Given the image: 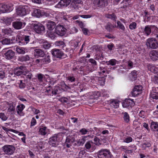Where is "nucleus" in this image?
<instances>
[{"label": "nucleus", "instance_id": "nucleus-1", "mask_svg": "<svg viewBox=\"0 0 158 158\" xmlns=\"http://www.w3.org/2000/svg\"><path fill=\"white\" fill-rule=\"evenodd\" d=\"M98 158H112L113 155L110 150L107 149H102L98 152Z\"/></svg>", "mask_w": 158, "mask_h": 158}, {"label": "nucleus", "instance_id": "nucleus-2", "mask_svg": "<svg viewBox=\"0 0 158 158\" xmlns=\"http://www.w3.org/2000/svg\"><path fill=\"white\" fill-rule=\"evenodd\" d=\"M146 45L148 48L156 49L158 48V42L155 38H149L146 42Z\"/></svg>", "mask_w": 158, "mask_h": 158}, {"label": "nucleus", "instance_id": "nucleus-3", "mask_svg": "<svg viewBox=\"0 0 158 158\" xmlns=\"http://www.w3.org/2000/svg\"><path fill=\"white\" fill-rule=\"evenodd\" d=\"M2 148L4 153L8 155L13 154L15 150V147L11 145H6L4 146Z\"/></svg>", "mask_w": 158, "mask_h": 158}, {"label": "nucleus", "instance_id": "nucleus-4", "mask_svg": "<svg viewBox=\"0 0 158 158\" xmlns=\"http://www.w3.org/2000/svg\"><path fill=\"white\" fill-rule=\"evenodd\" d=\"M12 6L9 5L0 4V12L5 13L10 12L13 10Z\"/></svg>", "mask_w": 158, "mask_h": 158}, {"label": "nucleus", "instance_id": "nucleus-5", "mask_svg": "<svg viewBox=\"0 0 158 158\" xmlns=\"http://www.w3.org/2000/svg\"><path fill=\"white\" fill-rule=\"evenodd\" d=\"M27 6H21L17 9V14L19 16H24L27 14Z\"/></svg>", "mask_w": 158, "mask_h": 158}, {"label": "nucleus", "instance_id": "nucleus-6", "mask_svg": "<svg viewBox=\"0 0 158 158\" xmlns=\"http://www.w3.org/2000/svg\"><path fill=\"white\" fill-rule=\"evenodd\" d=\"M28 29L31 30H45V28L44 26L40 23H32L29 25L28 26Z\"/></svg>", "mask_w": 158, "mask_h": 158}, {"label": "nucleus", "instance_id": "nucleus-7", "mask_svg": "<svg viewBox=\"0 0 158 158\" xmlns=\"http://www.w3.org/2000/svg\"><path fill=\"white\" fill-rule=\"evenodd\" d=\"M58 142L57 135L55 134L49 139L48 143L52 146L56 147L57 145Z\"/></svg>", "mask_w": 158, "mask_h": 158}, {"label": "nucleus", "instance_id": "nucleus-8", "mask_svg": "<svg viewBox=\"0 0 158 158\" xmlns=\"http://www.w3.org/2000/svg\"><path fill=\"white\" fill-rule=\"evenodd\" d=\"M71 2V0H60V2L55 6V7L60 8L62 6H67Z\"/></svg>", "mask_w": 158, "mask_h": 158}, {"label": "nucleus", "instance_id": "nucleus-9", "mask_svg": "<svg viewBox=\"0 0 158 158\" xmlns=\"http://www.w3.org/2000/svg\"><path fill=\"white\" fill-rule=\"evenodd\" d=\"M135 105L133 100L130 99H126L122 103V106L123 107L127 108L130 106L132 107Z\"/></svg>", "mask_w": 158, "mask_h": 158}, {"label": "nucleus", "instance_id": "nucleus-10", "mask_svg": "<svg viewBox=\"0 0 158 158\" xmlns=\"http://www.w3.org/2000/svg\"><path fill=\"white\" fill-rule=\"evenodd\" d=\"M75 139L74 135H69L66 138L65 144L67 148H69L71 146V144L75 142Z\"/></svg>", "mask_w": 158, "mask_h": 158}, {"label": "nucleus", "instance_id": "nucleus-11", "mask_svg": "<svg viewBox=\"0 0 158 158\" xmlns=\"http://www.w3.org/2000/svg\"><path fill=\"white\" fill-rule=\"evenodd\" d=\"M52 55L57 58H61L63 55L64 53L60 49H54L51 50Z\"/></svg>", "mask_w": 158, "mask_h": 158}, {"label": "nucleus", "instance_id": "nucleus-12", "mask_svg": "<svg viewBox=\"0 0 158 158\" xmlns=\"http://www.w3.org/2000/svg\"><path fill=\"white\" fill-rule=\"evenodd\" d=\"M25 23H22L20 21H15L12 23V26L15 29H22L25 25Z\"/></svg>", "mask_w": 158, "mask_h": 158}, {"label": "nucleus", "instance_id": "nucleus-13", "mask_svg": "<svg viewBox=\"0 0 158 158\" xmlns=\"http://www.w3.org/2000/svg\"><path fill=\"white\" fill-rule=\"evenodd\" d=\"M25 68V67L23 66H21L19 67L15 68L14 70L15 74L18 76H20L22 74L23 75Z\"/></svg>", "mask_w": 158, "mask_h": 158}, {"label": "nucleus", "instance_id": "nucleus-14", "mask_svg": "<svg viewBox=\"0 0 158 158\" xmlns=\"http://www.w3.org/2000/svg\"><path fill=\"white\" fill-rule=\"evenodd\" d=\"M4 54L6 59L10 60L14 58L15 52L11 50H9L5 51Z\"/></svg>", "mask_w": 158, "mask_h": 158}, {"label": "nucleus", "instance_id": "nucleus-15", "mask_svg": "<svg viewBox=\"0 0 158 158\" xmlns=\"http://www.w3.org/2000/svg\"><path fill=\"white\" fill-rule=\"evenodd\" d=\"M149 56L152 60L156 61L158 60V51L156 50L151 51L149 52Z\"/></svg>", "mask_w": 158, "mask_h": 158}, {"label": "nucleus", "instance_id": "nucleus-16", "mask_svg": "<svg viewBox=\"0 0 158 158\" xmlns=\"http://www.w3.org/2000/svg\"><path fill=\"white\" fill-rule=\"evenodd\" d=\"M108 4V0H98L96 5L100 8H103Z\"/></svg>", "mask_w": 158, "mask_h": 158}, {"label": "nucleus", "instance_id": "nucleus-17", "mask_svg": "<svg viewBox=\"0 0 158 158\" xmlns=\"http://www.w3.org/2000/svg\"><path fill=\"white\" fill-rule=\"evenodd\" d=\"M16 51L19 54H24L27 52V49L23 47H19L16 48Z\"/></svg>", "mask_w": 158, "mask_h": 158}, {"label": "nucleus", "instance_id": "nucleus-18", "mask_svg": "<svg viewBox=\"0 0 158 158\" xmlns=\"http://www.w3.org/2000/svg\"><path fill=\"white\" fill-rule=\"evenodd\" d=\"M35 55L40 57H43L45 55L44 52L40 49H36L35 51Z\"/></svg>", "mask_w": 158, "mask_h": 158}, {"label": "nucleus", "instance_id": "nucleus-19", "mask_svg": "<svg viewBox=\"0 0 158 158\" xmlns=\"http://www.w3.org/2000/svg\"><path fill=\"white\" fill-rule=\"evenodd\" d=\"M46 26L48 30H53L56 27V24L53 22L49 21L47 24Z\"/></svg>", "mask_w": 158, "mask_h": 158}, {"label": "nucleus", "instance_id": "nucleus-20", "mask_svg": "<svg viewBox=\"0 0 158 158\" xmlns=\"http://www.w3.org/2000/svg\"><path fill=\"white\" fill-rule=\"evenodd\" d=\"M33 15L35 17L40 18L42 15V13L39 9H35L33 12Z\"/></svg>", "mask_w": 158, "mask_h": 158}, {"label": "nucleus", "instance_id": "nucleus-21", "mask_svg": "<svg viewBox=\"0 0 158 158\" xmlns=\"http://www.w3.org/2000/svg\"><path fill=\"white\" fill-rule=\"evenodd\" d=\"M154 88H152V90L150 94V97L153 99H158V92L154 91Z\"/></svg>", "mask_w": 158, "mask_h": 158}, {"label": "nucleus", "instance_id": "nucleus-22", "mask_svg": "<svg viewBox=\"0 0 158 158\" xmlns=\"http://www.w3.org/2000/svg\"><path fill=\"white\" fill-rule=\"evenodd\" d=\"M119 102L117 100H112L110 103V106L113 108H117L119 106Z\"/></svg>", "mask_w": 158, "mask_h": 158}, {"label": "nucleus", "instance_id": "nucleus-23", "mask_svg": "<svg viewBox=\"0 0 158 158\" xmlns=\"http://www.w3.org/2000/svg\"><path fill=\"white\" fill-rule=\"evenodd\" d=\"M151 129L154 131H157L158 130V124L157 122H153L151 126Z\"/></svg>", "mask_w": 158, "mask_h": 158}, {"label": "nucleus", "instance_id": "nucleus-24", "mask_svg": "<svg viewBox=\"0 0 158 158\" xmlns=\"http://www.w3.org/2000/svg\"><path fill=\"white\" fill-rule=\"evenodd\" d=\"M18 60L21 62L26 61L30 60V57L28 55L23 56L19 57Z\"/></svg>", "mask_w": 158, "mask_h": 158}, {"label": "nucleus", "instance_id": "nucleus-25", "mask_svg": "<svg viewBox=\"0 0 158 158\" xmlns=\"http://www.w3.org/2000/svg\"><path fill=\"white\" fill-rule=\"evenodd\" d=\"M55 44L56 46H59L62 49L64 48L65 46L64 42L62 41H57Z\"/></svg>", "mask_w": 158, "mask_h": 158}, {"label": "nucleus", "instance_id": "nucleus-26", "mask_svg": "<svg viewBox=\"0 0 158 158\" xmlns=\"http://www.w3.org/2000/svg\"><path fill=\"white\" fill-rule=\"evenodd\" d=\"M123 114L124 121L127 123H128L130 121V117L129 114L127 112L123 113Z\"/></svg>", "mask_w": 158, "mask_h": 158}, {"label": "nucleus", "instance_id": "nucleus-27", "mask_svg": "<svg viewBox=\"0 0 158 158\" xmlns=\"http://www.w3.org/2000/svg\"><path fill=\"white\" fill-rule=\"evenodd\" d=\"M47 127H42L40 128L39 130V134L42 135H45L47 134Z\"/></svg>", "mask_w": 158, "mask_h": 158}, {"label": "nucleus", "instance_id": "nucleus-28", "mask_svg": "<svg viewBox=\"0 0 158 158\" xmlns=\"http://www.w3.org/2000/svg\"><path fill=\"white\" fill-rule=\"evenodd\" d=\"M105 16L106 18L109 19H111L114 20H116L117 19V17L114 14H106L105 15Z\"/></svg>", "mask_w": 158, "mask_h": 158}, {"label": "nucleus", "instance_id": "nucleus-29", "mask_svg": "<svg viewBox=\"0 0 158 158\" xmlns=\"http://www.w3.org/2000/svg\"><path fill=\"white\" fill-rule=\"evenodd\" d=\"M47 33L48 36L52 39H54L56 37V32H54L52 30H48Z\"/></svg>", "mask_w": 158, "mask_h": 158}, {"label": "nucleus", "instance_id": "nucleus-30", "mask_svg": "<svg viewBox=\"0 0 158 158\" xmlns=\"http://www.w3.org/2000/svg\"><path fill=\"white\" fill-rule=\"evenodd\" d=\"M13 40L7 38H5L2 40L1 42L3 44H8L13 43Z\"/></svg>", "mask_w": 158, "mask_h": 158}, {"label": "nucleus", "instance_id": "nucleus-31", "mask_svg": "<svg viewBox=\"0 0 158 158\" xmlns=\"http://www.w3.org/2000/svg\"><path fill=\"white\" fill-rule=\"evenodd\" d=\"M25 106L23 105L18 106L17 107V112L18 114L20 115L23 108L25 107Z\"/></svg>", "mask_w": 158, "mask_h": 158}, {"label": "nucleus", "instance_id": "nucleus-32", "mask_svg": "<svg viewBox=\"0 0 158 158\" xmlns=\"http://www.w3.org/2000/svg\"><path fill=\"white\" fill-rule=\"evenodd\" d=\"M23 75H25L26 76V78L29 80L31 78L32 76L31 73L29 71L26 72H24Z\"/></svg>", "mask_w": 158, "mask_h": 158}, {"label": "nucleus", "instance_id": "nucleus-33", "mask_svg": "<svg viewBox=\"0 0 158 158\" xmlns=\"http://www.w3.org/2000/svg\"><path fill=\"white\" fill-rule=\"evenodd\" d=\"M80 16L81 17L84 18H88L91 17V15H80L79 16L76 15L73 17L72 19H76L79 18V16Z\"/></svg>", "mask_w": 158, "mask_h": 158}, {"label": "nucleus", "instance_id": "nucleus-34", "mask_svg": "<svg viewBox=\"0 0 158 158\" xmlns=\"http://www.w3.org/2000/svg\"><path fill=\"white\" fill-rule=\"evenodd\" d=\"M55 31H56V34L61 36L64 35L66 33L65 30H55Z\"/></svg>", "mask_w": 158, "mask_h": 158}, {"label": "nucleus", "instance_id": "nucleus-35", "mask_svg": "<svg viewBox=\"0 0 158 158\" xmlns=\"http://www.w3.org/2000/svg\"><path fill=\"white\" fill-rule=\"evenodd\" d=\"M147 67L148 69L150 71L152 72L155 73V72L156 71V68L154 66H152V65L149 64L147 65Z\"/></svg>", "mask_w": 158, "mask_h": 158}, {"label": "nucleus", "instance_id": "nucleus-36", "mask_svg": "<svg viewBox=\"0 0 158 158\" xmlns=\"http://www.w3.org/2000/svg\"><path fill=\"white\" fill-rule=\"evenodd\" d=\"M43 47L45 49H48L51 46V45L47 41H44L43 43Z\"/></svg>", "mask_w": 158, "mask_h": 158}, {"label": "nucleus", "instance_id": "nucleus-37", "mask_svg": "<svg viewBox=\"0 0 158 158\" xmlns=\"http://www.w3.org/2000/svg\"><path fill=\"white\" fill-rule=\"evenodd\" d=\"M142 86L140 85H135L133 89L141 93L142 92Z\"/></svg>", "mask_w": 158, "mask_h": 158}, {"label": "nucleus", "instance_id": "nucleus-38", "mask_svg": "<svg viewBox=\"0 0 158 158\" xmlns=\"http://www.w3.org/2000/svg\"><path fill=\"white\" fill-rule=\"evenodd\" d=\"M100 139L97 137L95 136L94 138V143L96 145L99 146L101 144V143L100 142Z\"/></svg>", "mask_w": 158, "mask_h": 158}, {"label": "nucleus", "instance_id": "nucleus-39", "mask_svg": "<svg viewBox=\"0 0 158 158\" xmlns=\"http://www.w3.org/2000/svg\"><path fill=\"white\" fill-rule=\"evenodd\" d=\"M137 71L135 70H134L132 71L131 73L130 74V75L132 77V79H133L134 80H135L136 78L137 77Z\"/></svg>", "mask_w": 158, "mask_h": 158}, {"label": "nucleus", "instance_id": "nucleus-40", "mask_svg": "<svg viewBox=\"0 0 158 158\" xmlns=\"http://www.w3.org/2000/svg\"><path fill=\"white\" fill-rule=\"evenodd\" d=\"M0 118L3 121H6L8 118L5 114L3 113H0Z\"/></svg>", "mask_w": 158, "mask_h": 158}, {"label": "nucleus", "instance_id": "nucleus-41", "mask_svg": "<svg viewBox=\"0 0 158 158\" xmlns=\"http://www.w3.org/2000/svg\"><path fill=\"white\" fill-rule=\"evenodd\" d=\"M152 81L155 84H158V73L156 74L152 78Z\"/></svg>", "mask_w": 158, "mask_h": 158}, {"label": "nucleus", "instance_id": "nucleus-42", "mask_svg": "<svg viewBox=\"0 0 158 158\" xmlns=\"http://www.w3.org/2000/svg\"><path fill=\"white\" fill-rule=\"evenodd\" d=\"M85 141V139L84 138H82L79 139L77 141V143L79 145H82L84 143Z\"/></svg>", "mask_w": 158, "mask_h": 158}, {"label": "nucleus", "instance_id": "nucleus-43", "mask_svg": "<svg viewBox=\"0 0 158 158\" xmlns=\"http://www.w3.org/2000/svg\"><path fill=\"white\" fill-rule=\"evenodd\" d=\"M75 21L77 23L79 24V25L80 27L81 28L83 29V30H87V29L84 28V26L83 24V23L82 22L79 20H76Z\"/></svg>", "mask_w": 158, "mask_h": 158}, {"label": "nucleus", "instance_id": "nucleus-44", "mask_svg": "<svg viewBox=\"0 0 158 158\" xmlns=\"http://www.w3.org/2000/svg\"><path fill=\"white\" fill-rule=\"evenodd\" d=\"M85 147L86 149L89 150L91 147V145L90 141H88L85 143Z\"/></svg>", "mask_w": 158, "mask_h": 158}, {"label": "nucleus", "instance_id": "nucleus-45", "mask_svg": "<svg viewBox=\"0 0 158 158\" xmlns=\"http://www.w3.org/2000/svg\"><path fill=\"white\" fill-rule=\"evenodd\" d=\"M44 77V75L41 73L37 74V78L39 82H42L43 81Z\"/></svg>", "mask_w": 158, "mask_h": 158}, {"label": "nucleus", "instance_id": "nucleus-46", "mask_svg": "<svg viewBox=\"0 0 158 158\" xmlns=\"http://www.w3.org/2000/svg\"><path fill=\"white\" fill-rule=\"evenodd\" d=\"M156 27L154 26H147L145 27L144 30H156Z\"/></svg>", "mask_w": 158, "mask_h": 158}, {"label": "nucleus", "instance_id": "nucleus-47", "mask_svg": "<svg viewBox=\"0 0 158 158\" xmlns=\"http://www.w3.org/2000/svg\"><path fill=\"white\" fill-rule=\"evenodd\" d=\"M114 27V26L110 23H108L105 26V28L106 29H112Z\"/></svg>", "mask_w": 158, "mask_h": 158}, {"label": "nucleus", "instance_id": "nucleus-48", "mask_svg": "<svg viewBox=\"0 0 158 158\" xmlns=\"http://www.w3.org/2000/svg\"><path fill=\"white\" fill-rule=\"evenodd\" d=\"M136 23L134 22H132L129 25V28L131 29H134L136 28Z\"/></svg>", "mask_w": 158, "mask_h": 158}, {"label": "nucleus", "instance_id": "nucleus-49", "mask_svg": "<svg viewBox=\"0 0 158 158\" xmlns=\"http://www.w3.org/2000/svg\"><path fill=\"white\" fill-rule=\"evenodd\" d=\"M140 94H141V93L135 90H134V89H133V90L131 92V94L132 96L134 97H136Z\"/></svg>", "mask_w": 158, "mask_h": 158}, {"label": "nucleus", "instance_id": "nucleus-50", "mask_svg": "<svg viewBox=\"0 0 158 158\" xmlns=\"http://www.w3.org/2000/svg\"><path fill=\"white\" fill-rule=\"evenodd\" d=\"M92 30H82V32L85 35H89L92 33Z\"/></svg>", "mask_w": 158, "mask_h": 158}, {"label": "nucleus", "instance_id": "nucleus-51", "mask_svg": "<svg viewBox=\"0 0 158 158\" xmlns=\"http://www.w3.org/2000/svg\"><path fill=\"white\" fill-rule=\"evenodd\" d=\"M124 3V2L123 1V2L121 3V8L124 9L126 8V7L128 6L129 4L128 3H127V2H126L124 4H123V5Z\"/></svg>", "mask_w": 158, "mask_h": 158}, {"label": "nucleus", "instance_id": "nucleus-52", "mask_svg": "<svg viewBox=\"0 0 158 158\" xmlns=\"http://www.w3.org/2000/svg\"><path fill=\"white\" fill-rule=\"evenodd\" d=\"M19 84V87L20 88H23L26 85L25 83H23L22 80H20Z\"/></svg>", "mask_w": 158, "mask_h": 158}, {"label": "nucleus", "instance_id": "nucleus-53", "mask_svg": "<svg viewBox=\"0 0 158 158\" xmlns=\"http://www.w3.org/2000/svg\"><path fill=\"white\" fill-rule=\"evenodd\" d=\"M107 47L110 50H111L112 48L114 47V45L113 43H110L107 45Z\"/></svg>", "mask_w": 158, "mask_h": 158}, {"label": "nucleus", "instance_id": "nucleus-54", "mask_svg": "<svg viewBox=\"0 0 158 158\" xmlns=\"http://www.w3.org/2000/svg\"><path fill=\"white\" fill-rule=\"evenodd\" d=\"M145 114V113L144 111L143 110H141L139 113V115L141 118H144Z\"/></svg>", "mask_w": 158, "mask_h": 158}, {"label": "nucleus", "instance_id": "nucleus-55", "mask_svg": "<svg viewBox=\"0 0 158 158\" xmlns=\"http://www.w3.org/2000/svg\"><path fill=\"white\" fill-rule=\"evenodd\" d=\"M117 61L116 60L114 59H112L110 60L109 61V62L110 64L113 66L115 65L116 64V62Z\"/></svg>", "mask_w": 158, "mask_h": 158}, {"label": "nucleus", "instance_id": "nucleus-56", "mask_svg": "<svg viewBox=\"0 0 158 158\" xmlns=\"http://www.w3.org/2000/svg\"><path fill=\"white\" fill-rule=\"evenodd\" d=\"M118 26L119 27V28L121 29H123L124 28V27L123 25L119 21H118L117 22Z\"/></svg>", "mask_w": 158, "mask_h": 158}, {"label": "nucleus", "instance_id": "nucleus-57", "mask_svg": "<svg viewBox=\"0 0 158 158\" xmlns=\"http://www.w3.org/2000/svg\"><path fill=\"white\" fill-rule=\"evenodd\" d=\"M80 132L82 135H85L87 134L88 131L85 128H83L81 129Z\"/></svg>", "mask_w": 158, "mask_h": 158}, {"label": "nucleus", "instance_id": "nucleus-58", "mask_svg": "<svg viewBox=\"0 0 158 158\" xmlns=\"http://www.w3.org/2000/svg\"><path fill=\"white\" fill-rule=\"evenodd\" d=\"M5 77V73L4 71H2L0 69V78H3Z\"/></svg>", "mask_w": 158, "mask_h": 158}, {"label": "nucleus", "instance_id": "nucleus-59", "mask_svg": "<svg viewBox=\"0 0 158 158\" xmlns=\"http://www.w3.org/2000/svg\"><path fill=\"white\" fill-rule=\"evenodd\" d=\"M36 123V120L34 118H33L31 122V126H34Z\"/></svg>", "mask_w": 158, "mask_h": 158}, {"label": "nucleus", "instance_id": "nucleus-60", "mask_svg": "<svg viewBox=\"0 0 158 158\" xmlns=\"http://www.w3.org/2000/svg\"><path fill=\"white\" fill-rule=\"evenodd\" d=\"M132 141V138L129 137H128L125 139L124 141L125 142L127 143H129L130 142H131Z\"/></svg>", "mask_w": 158, "mask_h": 158}, {"label": "nucleus", "instance_id": "nucleus-61", "mask_svg": "<svg viewBox=\"0 0 158 158\" xmlns=\"http://www.w3.org/2000/svg\"><path fill=\"white\" fill-rule=\"evenodd\" d=\"M64 28H65L63 25H58L56 26L55 30H59L60 29L62 30V29H63Z\"/></svg>", "mask_w": 158, "mask_h": 158}, {"label": "nucleus", "instance_id": "nucleus-62", "mask_svg": "<svg viewBox=\"0 0 158 158\" xmlns=\"http://www.w3.org/2000/svg\"><path fill=\"white\" fill-rule=\"evenodd\" d=\"M24 40L26 43H27L30 40V36L27 35H25L24 36Z\"/></svg>", "mask_w": 158, "mask_h": 158}, {"label": "nucleus", "instance_id": "nucleus-63", "mask_svg": "<svg viewBox=\"0 0 158 158\" xmlns=\"http://www.w3.org/2000/svg\"><path fill=\"white\" fill-rule=\"evenodd\" d=\"M89 61L92 64H93L94 65H97L96 61L93 59H89Z\"/></svg>", "mask_w": 158, "mask_h": 158}, {"label": "nucleus", "instance_id": "nucleus-64", "mask_svg": "<svg viewBox=\"0 0 158 158\" xmlns=\"http://www.w3.org/2000/svg\"><path fill=\"white\" fill-rule=\"evenodd\" d=\"M84 85V84H81L80 85L79 88L80 89V90H81V91H83L84 90H85L86 87H85V86H83V85Z\"/></svg>", "mask_w": 158, "mask_h": 158}]
</instances>
